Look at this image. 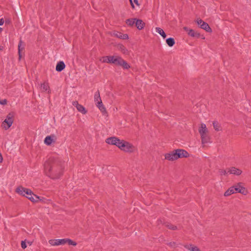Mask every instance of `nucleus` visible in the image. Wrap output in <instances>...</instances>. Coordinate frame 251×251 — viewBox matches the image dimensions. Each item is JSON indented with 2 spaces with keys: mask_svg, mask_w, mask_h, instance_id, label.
<instances>
[{
  "mask_svg": "<svg viewBox=\"0 0 251 251\" xmlns=\"http://www.w3.org/2000/svg\"><path fill=\"white\" fill-rule=\"evenodd\" d=\"M199 132L201 136V144L203 146L212 142L209 130L205 124L202 123L200 125L199 127Z\"/></svg>",
  "mask_w": 251,
  "mask_h": 251,
  "instance_id": "obj_1",
  "label": "nucleus"
},
{
  "mask_svg": "<svg viewBox=\"0 0 251 251\" xmlns=\"http://www.w3.org/2000/svg\"><path fill=\"white\" fill-rule=\"evenodd\" d=\"M118 148L126 152H133L136 150V148L132 144L124 140H121Z\"/></svg>",
  "mask_w": 251,
  "mask_h": 251,
  "instance_id": "obj_2",
  "label": "nucleus"
},
{
  "mask_svg": "<svg viewBox=\"0 0 251 251\" xmlns=\"http://www.w3.org/2000/svg\"><path fill=\"white\" fill-rule=\"evenodd\" d=\"M14 113L13 112H10L6 116L5 119L2 123V127L5 130L8 129L10 127L13 123Z\"/></svg>",
  "mask_w": 251,
  "mask_h": 251,
  "instance_id": "obj_3",
  "label": "nucleus"
},
{
  "mask_svg": "<svg viewBox=\"0 0 251 251\" xmlns=\"http://www.w3.org/2000/svg\"><path fill=\"white\" fill-rule=\"evenodd\" d=\"M94 100L96 102L97 106L99 108V109L101 111L102 113L106 112V109L104 106H103L100 97V92L98 91L96 92L94 95Z\"/></svg>",
  "mask_w": 251,
  "mask_h": 251,
  "instance_id": "obj_4",
  "label": "nucleus"
},
{
  "mask_svg": "<svg viewBox=\"0 0 251 251\" xmlns=\"http://www.w3.org/2000/svg\"><path fill=\"white\" fill-rule=\"evenodd\" d=\"M44 171L45 173L46 174V175L51 177L54 178H57L59 177L60 175L62 174V171L59 172V175L56 176V174H57V171H53L54 173L55 174V176H51V173H52V168L50 165V164L49 162H46L44 164Z\"/></svg>",
  "mask_w": 251,
  "mask_h": 251,
  "instance_id": "obj_5",
  "label": "nucleus"
},
{
  "mask_svg": "<svg viewBox=\"0 0 251 251\" xmlns=\"http://www.w3.org/2000/svg\"><path fill=\"white\" fill-rule=\"evenodd\" d=\"M165 158L166 160L169 161H173L178 159L177 153L176 150L165 154Z\"/></svg>",
  "mask_w": 251,
  "mask_h": 251,
  "instance_id": "obj_6",
  "label": "nucleus"
},
{
  "mask_svg": "<svg viewBox=\"0 0 251 251\" xmlns=\"http://www.w3.org/2000/svg\"><path fill=\"white\" fill-rule=\"evenodd\" d=\"M235 193L238 192L244 195H246L248 194L247 189L241 185V183H238L234 186Z\"/></svg>",
  "mask_w": 251,
  "mask_h": 251,
  "instance_id": "obj_7",
  "label": "nucleus"
},
{
  "mask_svg": "<svg viewBox=\"0 0 251 251\" xmlns=\"http://www.w3.org/2000/svg\"><path fill=\"white\" fill-rule=\"evenodd\" d=\"M121 141V140H120L115 137H109L106 140V142L107 144L115 145L118 147H119Z\"/></svg>",
  "mask_w": 251,
  "mask_h": 251,
  "instance_id": "obj_8",
  "label": "nucleus"
},
{
  "mask_svg": "<svg viewBox=\"0 0 251 251\" xmlns=\"http://www.w3.org/2000/svg\"><path fill=\"white\" fill-rule=\"evenodd\" d=\"M16 192L20 195L26 197V194H30L31 190L30 189L20 186L17 188Z\"/></svg>",
  "mask_w": 251,
  "mask_h": 251,
  "instance_id": "obj_9",
  "label": "nucleus"
},
{
  "mask_svg": "<svg viewBox=\"0 0 251 251\" xmlns=\"http://www.w3.org/2000/svg\"><path fill=\"white\" fill-rule=\"evenodd\" d=\"M65 239H51L49 241V243L52 246H57L65 244Z\"/></svg>",
  "mask_w": 251,
  "mask_h": 251,
  "instance_id": "obj_10",
  "label": "nucleus"
},
{
  "mask_svg": "<svg viewBox=\"0 0 251 251\" xmlns=\"http://www.w3.org/2000/svg\"><path fill=\"white\" fill-rule=\"evenodd\" d=\"M228 173L230 174L239 176L242 173V171L239 169L232 167L228 169Z\"/></svg>",
  "mask_w": 251,
  "mask_h": 251,
  "instance_id": "obj_11",
  "label": "nucleus"
},
{
  "mask_svg": "<svg viewBox=\"0 0 251 251\" xmlns=\"http://www.w3.org/2000/svg\"><path fill=\"white\" fill-rule=\"evenodd\" d=\"M184 30L187 32V34L191 37H199L200 34L197 32H196L193 29H189L187 27H184Z\"/></svg>",
  "mask_w": 251,
  "mask_h": 251,
  "instance_id": "obj_12",
  "label": "nucleus"
},
{
  "mask_svg": "<svg viewBox=\"0 0 251 251\" xmlns=\"http://www.w3.org/2000/svg\"><path fill=\"white\" fill-rule=\"evenodd\" d=\"M178 158L182 157H188L189 155V153L185 150L177 149L176 150Z\"/></svg>",
  "mask_w": 251,
  "mask_h": 251,
  "instance_id": "obj_13",
  "label": "nucleus"
},
{
  "mask_svg": "<svg viewBox=\"0 0 251 251\" xmlns=\"http://www.w3.org/2000/svg\"><path fill=\"white\" fill-rule=\"evenodd\" d=\"M26 197L32 202H37L40 199L39 197L33 194L31 191L30 194H26Z\"/></svg>",
  "mask_w": 251,
  "mask_h": 251,
  "instance_id": "obj_14",
  "label": "nucleus"
},
{
  "mask_svg": "<svg viewBox=\"0 0 251 251\" xmlns=\"http://www.w3.org/2000/svg\"><path fill=\"white\" fill-rule=\"evenodd\" d=\"M114 56H107L102 57L100 59V61L102 63H112Z\"/></svg>",
  "mask_w": 251,
  "mask_h": 251,
  "instance_id": "obj_15",
  "label": "nucleus"
},
{
  "mask_svg": "<svg viewBox=\"0 0 251 251\" xmlns=\"http://www.w3.org/2000/svg\"><path fill=\"white\" fill-rule=\"evenodd\" d=\"M65 68V63L63 61H60L57 63L55 69L56 71L60 72L63 70Z\"/></svg>",
  "mask_w": 251,
  "mask_h": 251,
  "instance_id": "obj_16",
  "label": "nucleus"
},
{
  "mask_svg": "<svg viewBox=\"0 0 251 251\" xmlns=\"http://www.w3.org/2000/svg\"><path fill=\"white\" fill-rule=\"evenodd\" d=\"M40 89L42 91L48 92V93H49L50 92L49 84L48 83L46 82L41 83L40 85Z\"/></svg>",
  "mask_w": 251,
  "mask_h": 251,
  "instance_id": "obj_17",
  "label": "nucleus"
},
{
  "mask_svg": "<svg viewBox=\"0 0 251 251\" xmlns=\"http://www.w3.org/2000/svg\"><path fill=\"white\" fill-rule=\"evenodd\" d=\"M135 24L136 25L137 28L139 30L143 29L144 27L145 24L141 20L136 19Z\"/></svg>",
  "mask_w": 251,
  "mask_h": 251,
  "instance_id": "obj_18",
  "label": "nucleus"
},
{
  "mask_svg": "<svg viewBox=\"0 0 251 251\" xmlns=\"http://www.w3.org/2000/svg\"><path fill=\"white\" fill-rule=\"evenodd\" d=\"M234 193H235V190L234 186V187H231L229 188H228V189L225 192V193L224 194V196H226V197H227V196H229L231 195V194H234Z\"/></svg>",
  "mask_w": 251,
  "mask_h": 251,
  "instance_id": "obj_19",
  "label": "nucleus"
},
{
  "mask_svg": "<svg viewBox=\"0 0 251 251\" xmlns=\"http://www.w3.org/2000/svg\"><path fill=\"white\" fill-rule=\"evenodd\" d=\"M123 60L121 57L118 56H114L112 63L120 66Z\"/></svg>",
  "mask_w": 251,
  "mask_h": 251,
  "instance_id": "obj_20",
  "label": "nucleus"
},
{
  "mask_svg": "<svg viewBox=\"0 0 251 251\" xmlns=\"http://www.w3.org/2000/svg\"><path fill=\"white\" fill-rule=\"evenodd\" d=\"M24 49V46L23 45L22 42L20 41L18 45V52L20 59L22 57V51H23Z\"/></svg>",
  "mask_w": 251,
  "mask_h": 251,
  "instance_id": "obj_21",
  "label": "nucleus"
},
{
  "mask_svg": "<svg viewBox=\"0 0 251 251\" xmlns=\"http://www.w3.org/2000/svg\"><path fill=\"white\" fill-rule=\"evenodd\" d=\"M200 27L205 30L207 32H211V28L208 24L205 22L202 23Z\"/></svg>",
  "mask_w": 251,
  "mask_h": 251,
  "instance_id": "obj_22",
  "label": "nucleus"
},
{
  "mask_svg": "<svg viewBox=\"0 0 251 251\" xmlns=\"http://www.w3.org/2000/svg\"><path fill=\"white\" fill-rule=\"evenodd\" d=\"M155 31L158 34H159L164 39L166 37V34L164 30L160 27H156Z\"/></svg>",
  "mask_w": 251,
  "mask_h": 251,
  "instance_id": "obj_23",
  "label": "nucleus"
},
{
  "mask_svg": "<svg viewBox=\"0 0 251 251\" xmlns=\"http://www.w3.org/2000/svg\"><path fill=\"white\" fill-rule=\"evenodd\" d=\"M185 247L187 249H188V250H190L191 251H201L197 247L194 246H193L192 245H186L185 246Z\"/></svg>",
  "mask_w": 251,
  "mask_h": 251,
  "instance_id": "obj_24",
  "label": "nucleus"
},
{
  "mask_svg": "<svg viewBox=\"0 0 251 251\" xmlns=\"http://www.w3.org/2000/svg\"><path fill=\"white\" fill-rule=\"evenodd\" d=\"M52 141H53V139L50 136H47L44 140V143L47 145H51Z\"/></svg>",
  "mask_w": 251,
  "mask_h": 251,
  "instance_id": "obj_25",
  "label": "nucleus"
},
{
  "mask_svg": "<svg viewBox=\"0 0 251 251\" xmlns=\"http://www.w3.org/2000/svg\"><path fill=\"white\" fill-rule=\"evenodd\" d=\"M166 43L169 47H173L175 44V41L174 38H169L167 39Z\"/></svg>",
  "mask_w": 251,
  "mask_h": 251,
  "instance_id": "obj_26",
  "label": "nucleus"
},
{
  "mask_svg": "<svg viewBox=\"0 0 251 251\" xmlns=\"http://www.w3.org/2000/svg\"><path fill=\"white\" fill-rule=\"evenodd\" d=\"M136 20V19H127L126 21V23L128 25L132 26L135 24Z\"/></svg>",
  "mask_w": 251,
  "mask_h": 251,
  "instance_id": "obj_27",
  "label": "nucleus"
},
{
  "mask_svg": "<svg viewBox=\"0 0 251 251\" xmlns=\"http://www.w3.org/2000/svg\"><path fill=\"white\" fill-rule=\"evenodd\" d=\"M213 125L214 128L216 130H217V131L220 130V129H221L220 126L217 122H216V121L213 122Z\"/></svg>",
  "mask_w": 251,
  "mask_h": 251,
  "instance_id": "obj_28",
  "label": "nucleus"
},
{
  "mask_svg": "<svg viewBox=\"0 0 251 251\" xmlns=\"http://www.w3.org/2000/svg\"><path fill=\"white\" fill-rule=\"evenodd\" d=\"M65 244L68 243L69 245H73V246H76L77 245V243L70 239H65Z\"/></svg>",
  "mask_w": 251,
  "mask_h": 251,
  "instance_id": "obj_29",
  "label": "nucleus"
},
{
  "mask_svg": "<svg viewBox=\"0 0 251 251\" xmlns=\"http://www.w3.org/2000/svg\"><path fill=\"white\" fill-rule=\"evenodd\" d=\"M120 66H122L124 69H128L130 67L129 65L124 60H123Z\"/></svg>",
  "mask_w": 251,
  "mask_h": 251,
  "instance_id": "obj_30",
  "label": "nucleus"
},
{
  "mask_svg": "<svg viewBox=\"0 0 251 251\" xmlns=\"http://www.w3.org/2000/svg\"><path fill=\"white\" fill-rule=\"evenodd\" d=\"M79 112L85 114L86 113L87 110L85 109V108L83 106L79 105Z\"/></svg>",
  "mask_w": 251,
  "mask_h": 251,
  "instance_id": "obj_31",
  "label": "nucleus"
},
{
  "mask_svg": "<svg viewBox=\"0 0 251 251\" xmlns=\"http://www.w3.org/2000/svg\"><path fill=\"white\" fill-rule=\"evenodd\" d=\"M196 22L197 23V24L201 27V24L202 23H204V22L202 20H201V19H197L196 20Z\"/></svg>",
  "mask_w": 251,
  "mask_h": 251,
  "instance_id": "obj_32",
  "label": "nucleus"
},
{
  "mask_svg": "<svg viewBox=\"0 0 251 251\" xmlns=\"http://www.w3.org/2000/svg\"><path fill=\"white\" fill-rule=\"evenodd\" d=\"M169 228L173 229V230H176L177 229V227L176 226H175L174 225H172L171 224L167 225Z\"/></svg>",
  "mask_w": 251,
  "mask_h": 251,
  "instance_id": "obj_33",
  "label": "nucleus"
},
{
  "mask_svg": "<svg viewBox=\"0 0 251 251\" xmlns=\"http://www.w3.org/2000/svg\"><path fill=\"white\" fill-rule=\"evenodd\" d=\"M128 36L127 35V34H122V35L120 37V39H128Z\"/></svg>",
  "mask_w": 251,
  "mask_h": 251,
  "instance_id": "obj_34",
  "label": "nucleus"
},
{
  "mask_svg": "<svg viewBox=\"0 0 251 251\" xmlns=\"http://www.w3.org/2000/svg\"><path fill=\"white\" fill-rule=\"evenodd\" d=\"M7 104V100L6 99H4L2 100H0V104L1 105H6Z\"/></svg>",
  "mask_w": 251,
  "mask_h": 251,
  "instance_id": "obj_35",
  "label": "nucleus"
},
{
  "mask_svg": "<svg viewBox=\"0 0 251 251\" xmlns=\"http://www.w3.org/2000/svg\"><path fill=\"white\" fill-rule=\"evenodd\" d=\"M21 247L23 249H25L26 248V244L25 241H22L21 242Z\"/></svg>",
  "mask_w": 251,
  "mask_h": 251,
  "instance_id": "obj_36",
  "label": "nucleus"
},
{
  "mask_svg": "<svg viewBox=\"0 0 251 251\" xmlns=\"http://www.w3.org/2000/svg\"><path fill=\"white\" fill-rule=\"evenodd\" d=\"M120 49L123 52V53H125L126 52V50L125 48V47L122 46H120Z\"/></svg>",
  "mask_w": 251,
  "mask_h": 251,
  "instance_id": "obj_37",
  "label": "nucleus"
},
{
  "mask_svg": "<svg viewBox=\"0 0 251 251\" xmlns=\"http://www.w3.org/2000/svg\"><path fill=\"white\" fill-rule=\"evenodd\" d=\"M228 173V171L227 172L226 170H222L220 171V174L222 175H226Z\"/></svg>",
  "mask_w": 251,
  "mask_h": 251,
  "instance_id": "obj_38",
  "label": "nucleus"
},
{
  "mask_svg": "<svg viewBox=\"0 0 251 251\" xmlns=\"http://www.w3.org/2000/svg\"><path fill=\"white\" fill-rule=\"evenodd\" d=\"M122 33L120 32H116L114 33V35L118 38H120V37L122 35Z\"/></svg>",
  "mask_w": 251,
  "mask_h": 251,
  "instance_id": "obj_39",
  "label": "nucleus"
},
{
  "mask_svg": "<svg viewBox=\"0 0 251 251\" xmlns=\"http://www.w3.org/2000/svg\"><path fill=\"white\" fill-rule=\"evenodd\" d=\"M73 105L78 110V103L77 101H75Z\"/></svg>",
  "mask_w": 251,
  "mask_h": 251,
  "instance_id": "obj_40",
  "label": "nucleus"
},
{
  "mask_svg": "<svg viewBox=\"0 0 251 251\" xmlns=\"http://www.w3.org/2000/svg\"><path fill=\"white\" fill-rule=\"evenodd\" d=\"M3 24H4V20L2 18L0 19V25H3Z\"/></svg>",
  "mask_w": 251,
  "mask_h": 251,
  "instance_id": "obj_41",
  "label": "nucleus"
},
{
  "mask_svg": "<svg viewBox=\"0 0 251 251\" xmlns=\"http://www.w3.org/2000/svg\"><path fill=\"white\" fill-rule=\"evenodd\" d=\"M133 2L138 6L139 5L138 0H133Z\"/></svg>",
  "mask_w": 251,
  "mask_h": 251,
  "instance_id": "obj_42",
  "label": "nucleus"
},
{
  "mask_svg": "<svg viewBox=\"0 0 251 251\" xmlns=\"http://www.w3.org/2000/svg\"><path fill=\"white\" fill-rule=\"evenodd\" d=\"M130 4H131V5L132 7L133 8H134V5L133 4L132 0H130Z\"/></svg>",
  "mask_w": 251,
  "mask_h": 251,
  "instance_id": "obj_43",
  "label": "nucleus"
},
{
  "mask_svg": "<svg viewBox=\"0 0 251 251\" xmlns=\"http://www.w3.org/2000/svg\"><path fill=\"white\" fill-rule=\"evenodd\" d=\"M3 160V158H2V156L1 154V153H0V162H2Z\"/></svg>",
  "mask_w": 251,
  "mask_h": 251,
  "instance_id": "obj_44",
  "label": "nucleus"
},
{
  "mask_svg": "<svg viewBox=\"0 0 251 251\" xmlns=\"http://www.w3.org/2000/svg\"><path fill=\"white\" fill-rule=\"evenodd\" d=\"M2 31V28L0 27V33Z\"/></svg>",
  "mask_w": 251,
  "mask_h": 251,
  "instance_id": "obj_45",
  "label": "nucleus"
},
{
  "mask_svg": "<svg viewBox=\"0 0 251 251\" xmlns=\"http://www.w3.org/2000/svg\"><path fill=\"white\" fill-rule=\"evenodd\" d=\"M204 38H205V37L204 36L202 37V39H204Z\"/></svg>",
  "mask_w": 251,
  "mask_h": 251,
  "instance_id": "obj_46",
  "label": "nucleus"
}]
</instances>
